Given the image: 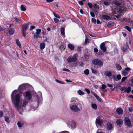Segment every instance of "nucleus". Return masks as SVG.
<instances>
[{
	"mask_svg": "<svg viewBox=\"0 0 133 133\" xmlns=\"http://www.w3.org/2000/svg\"><path fill=\"white\" fill-rule=\"evenodd\" d=\"M128 72L125 70H123L122 72V75L124 76H126L128 74Z\"/></svg>",
	"mask_w": 133,
	"mask_h": 133,
	"instance_id": "nucleus-31",
	"label": "nucleus"
},
{
	"mask_svg": "<svg viewBox=\"0 0 133 133\" xmlns=\"http://www.w3.org/2000/svg\"><path fill=\"white\" fill-rule=\"evenodd\" d=\"M14 29H10L9 30L8 33L9 34L12 35L14 34Z\"/></svg>",
	"mask_w": 133,
	"mask_h": 133,
	"instance_id": "nucleus-28",
	"label": "nucleus"
},
{
	"mask_svg": "<svg viewBox=\"0 0 133 133\" xmlns=\"http://www.w3.org/2000/svg\"><path fill=\"white\" fill-rule=\"evenodd\" d=\"M126 29L129 32H130L131 31V29L130 27L128 26H126L125 27Z\"/></svg>",
	"mask_w": 133,
	"mask_h": 133,
	"instance_id": "nucleus-41",
	"label": "nucleus"
},
{
	"mask_svg": "<svg viewBox=\"0 0 133 133\" xmlns=\"http://www.w3.org/2000/svg\"><path fill=\"white\" fill-rule=\"evenodd\" d=\"M36 34H37L39 35L40 34L41 32V30L40 29H37L36 30Z\"/></svg>",
	"mask_w": 133,
	"mask_h": 133,
	"instance_id": "nucleus-34",
	"label": "nucleus"
},
{
	"mask_svg": "<svg viewBox=\"0 0 133 133\" xmlns=\"http://www.w3.org/2000/svg\"><path fill=\"white\" fill-rule=\"evenodd\" d=\"M85 91L88 94H89L90 92V90L88 89H87V88H85Z\"/></svg>",
	"mask_w": 133,
	"mask_h": 133,
	"instance_id": "nucleus-54",
	"label": "nucleus"
},
{
	"mask_svg": "<svg viewBox=\"0 0 133 133\" xmlns=\"http://www.w3.org/2000/svg\"><path fill=\"white\" fill-rule=\"evenodd\" d=\"M68 47L71 50H74V46L72 44H69L68 45Z\"/></svg>",
	"mask_w": 133,
	"mask_h": 133,
	"instance_id": "nucleus-24",
	"label": "nucleus"
},
{
	"mask_svg": "<svg viewBox=\"0 0 133 133\" xmlns=\"http://www.w3.org/2000/svg\"><path fill=\"white\" fill-rule=\"evenodd\" d=\"M17 125L19 129H22L24 125L23 122L22 120H20L18 122Z\"/></svg>",
	"mask_w": 133,
	"mask_h": 133,
	"instance_id": "nucleus-13",
	"label": "nucleus"
},
{
	"mask_svg": "<svg viewBox=\"0 0 133 133\" xmlns=\"http://www.w3.org/2000/svg\"><path fill=\"white\" fill-rule=\"evenodd\" d=\"M73 56L74 57H74V58H77V57L78 56V55L76 53L74 54Z\"/></svg>",
	"mask_w": 133,
	"mask_h": 133,
	"instance_id": "nucleus-53",
	"label": "nucleus"
},
{
	"mask_svg": "<svg viewBox=\"0 0 133 133\" xmlns=\"http://www.w3.org/2000/svg\"><path fill=\"white\" fill-rule=\"evenodd\" d=\"M78 94L80 95H82L84 94V92L81 90H79L77 91Z\"/></svg>",
	"mask_w": 133,
	"mask_h": 133,
	"instance_id": "nucleus-33",
	"label": "nucleus"
},
{
	"mask_svg": "<svg viewBox=\"0 0 133 133\" xmlns=\"http://www.w3.org/2000/svg\"><path fill=\"white\" fill-rule=\"evenodd\" d=\"M21 88L22 89H25V90H28L26 93L23 94V95L25 97H26L28 99L30 100L32 98V95L30 90L32 89V87L28 84H23L20 85L19 87V88Z\"/></svg>",
	"mask_w": 133,
	"mask_h": 133,
	"instance_id": "nucleus-2",
	"label": "nucleus"
},
{
	"mask_svg": "<svg viewBox=\"0 0 133 133\" xmlns=\"http://www.w3.org/2000/svg\"><path fill=\"white\" fill-rule=\"evenodd\" d=\"M54 20L55 23H57L59 21V20L58 19H57L56 18H54Z\"/></svg>",
	"mask_w": 133,
	"mask_h": 133,
	"instance_id": "nucleus-47",
	"label": "nucleus"
},
{
	"mask_svg": "<svg viewBox=\"0 0 133 133\" xmlns=\"http://www.w3.org/2000/svg\"><path fill=\"white\" fill-rule=\"evenodd\" d=\"M28 102L25 99L21 100V99L20 101L19 106H21L23 107H25L28 104Z\"/></svg>",
	"mask_w": 133,
	"mask_h": 133,
	"instance_id": "nucleus-8",
	"label": "nucleus"
},
{
	"mask_svg": "<svg viewBox=\"0 0 133 133\" xmlns=\"http://www.w3.org/2000/svg\"><path fill=\"white\" fill-rule=\"evenodd\" d=\"M35 28V26L33 25L31 26L30 28V30L31 31L33 29H34Z\"/></svg>",
	"mask_w": 133,
	"mask_h": 133,
	"instance_id": "nucleus-55",
	"label": "nucleus"
},
{
	"mask_svg": "<svg viewBox=\"0 0 133 133\" xmlns=\"http://www.w3.org/2000/svg\"><path fill=\"white\" fill-rule=\"evenodd\" d=\"M4 115L3 113V112L0 111V117H2Z\"/></svg>",
	"mask_w": 133,
	"mask_h": 133,
	"instance_id": "nucleus-56",
	"label": "nucleus"
},
{
	"mask_svg": "<svg viewBox=\"0 0 133 133\" xmlns=\"http://www.w3.org/2000/svg\"><path fill=\"white\" fill-rule=\"evenodd\" d=\"M29 25V23H27L24 24L22 27L23 35L24 37H25L26 35V30L28 26Z\"/></svg>",
	"mask_w": 133,
	"mask_h": 133,
	"instance_id": "nucleus-5",
	"label": "nucleus"
},
{
	"mask_svg": "<svg viewBox=\"0 0 133 133\" xmlns=\"http://www.w3.org/2000/svg\"><path fill=\"white\" fill-rule=\"evenodd\" d=\"M106 86L104 84H102V87H101L100 89L102 90L103 91L105 92L107 91V90L105 89Z\"/></svg>",
	"mask_w": 133,
	"mask_h": 133,
	"instance_id": "nucleus-20",
	"label": "nucleus"
},
{
	"mask_svg": "<svg viewBox=\"0 0 133 133\" xmlns=\"http://www.w3.org/2000/svg\"><path fill=\"white\" fill-rule=\"evenodd\" d=\"M91 92L94 95L95 97L96 98V99L100 102H102L103 101L102 99L98 96L94 92L91 91Z\"/></svg>",
	"mask_w": 133,
	"mask_h": 133,
	"instance_id": "nucleus-12",
	"label": "nucleus"
},
{
	"mask_svg": "<svg viewBox=\"0 0 133 133\" xmlns=\"http://www.w3.org/2000/svg\"><path fill=\"white\" fill-rule=\"evenodd\" d=\"M114 24V23L112 22H109L108 23L107 26L109 27L110 26H112Z\"/></svg>",
	"mask_w": 133,
	"mask_h": 133,
	"instance_id": "nucleus-40",
	"label": "nucleus"
},
{
	"mask_svg": "<svg viewBox=\"0 0 133 133\" xmlns=\"http://www.w3.org/2000/svg\"><path fill=\"white\" fill-rule=\"evenodd\" d=\"M16 41L17 45L19 48H21V46L19 41L18 39H16Z\"/></svg>",
	"mask_w": 133,
	"mask_h": 133,
	"instance_id": "nucleus-26",
	"label": "nucleus"
},
{
	"mask_svg": "<svg viewBox=\"0 0 133 133\" xmlns=\"http://www.w3.org/2000/svg\"><path fill=\"white\" fill-rule=\"evenodd\" d=\"M69 108L72 111L74 112H77L80 111V109L78 106V104H70Z\"/></svg>",
	"mask_w": 133,
	"mask_h": 133,
	"instance_id": "nucleus-4",
	"label": "nucleus"
},
{
	"mask_svg": "<svg viewBox=\"0 0 133 133\" xmlns=\"http://www.w3.org/2000/svg\"><path fill=\"white\" fill-rule=\"evenodd\" d=\"M90 14L91 16L93 17H95V15L94 13L92 11H91L90 12Z\"/></svg>",
	"mask_w": 133,
	"mask_h": 133,
	"instance_id": "nucleus-51",
	"label": "nucleus"
},
{
	"mask_svg": "<svg viewBox=\"0 0 133 133\" xmlns=\"http://www.w3.org/2000/svg\"><path fill=\"white\" fill-rule=\"evenodd\" d=\"M116 67L117 69L119 70H121L122 69V67L119 64H117L116 65Z\"/></svg>",
	"mask_w": 133,
	"mask_h": 133,
	"instance_id": "nucleus-38",
	"label": "nucleus"
},
{
	"mask_svg": "<svg viewBox=\"0 0 133 133\" xmlns=\"http://www.w3.org/2000/svg\"><path fill=\"white\" fill-rule=\"evenodd\" d=\"M70 104H77V103L78 102V104L80 105V108H81V104L84 105V103L82 101H79L78 99L76 97H72L71 98L70 101Z\"/></svg>",
	"mask_w": 133,
	"mask_h": 133,
	"instance_id": "nucleus-3",
	"label": "nucleus"
},
{
	"mask_svg": "<svg viewBox=\"0 0 133 133\" xmlns=\"http://www.w3.org/2000/svg\"><path fill=\"white\" fill-rule=\"evenodd\" d=\"M65 29L64 27L61 28V35L63 37H65Z\"/></svg>",
	"mask_w": 133,
	"mask_h": 133,
	"instance_id": "nucleus-15",
	"label": "nucleus"
},
{
	"mask_svg": "<svg viewBox=\"0 0 133 133\" xmlns=\"http://www.w3.org/2000/svg\"><path fill=\"white\" fill-rule=\"evenodd\" d=\"M129 110L130 112H131L133 111L132 108L131 107H129Z\"/></svg>",
	"mask_w": 133,
	"mask_h": 133,
	"instance_id": "nucleus-62",
	"label": "nucleus"
},
{
	"mask_svg": "<svg viewBox=\"0 0 133 133\" xmlns=\"http://www.w3.org/2000/svg\"><path fill=\"white\" fill-rule=\"evenodd\" d=\"M21 96L18 92L17 90H15L12 93L11 97V101L16 107L19 106L20 101L21 100Z\"/></svg>",
	"mask_w": 133,
	"mask_h": 133,
	"instance_id": "nucleus-1",
	"label": "nucleus"
},
{
	"mask_svg": "<svg viewBox=\"0 0 133 133\" xmlns=\"http://www.w3.org/2000/svg\"><path fill=\"white\" fill-rule=\"evenodd\" d=\"M125 88L124 87H122L120 89V90L121 91H124L125 90Z\"/></svg>",
	"mask_w": 133,
	"mask_h": 133,
	"instance_id": "nucleus-59",
	"label": "nucleus"
},
{
	"mask_svg": "<svg viewBox=\"0 0 133 133\" xmlns=\"http://www.w3.org/2000/svg\"><path fill=\"white\" fill-rule=\"evenodd\" d=\"M77 60V59L74 58L72 57H70L67 59V61L68 63H70L72 62H75Z\"/></svg>",
	"mask_w": 133,
	"mask_h": 133,
	"instance_id": "nucleus-11",
	"label": "nucleus"
},
{
	"mask_svg": "<svg viewBox=\"0 0 133 133\" xmlns=\"http://www.w3.org/2000/svg\"><path fill=\"white\" fill-rule=\"evenodd\" d=\"M103 124V121L99 117H97L95 120V124L97 127L98 125L100 126H102Z\"/></svg>",
	"mask_w": 133,
	"mask_h": 133,
	"instance_id": "nucleus-6",
	"label": "nucleus"
},
{
	"mask_svg": "<svg viewBox=\"0 0 133 133\" xmlns=\"http://www.w3.org/2000/svg\"><path fill=\"white\" fill-rule=\"evenodd\" d=\"M93 6L95 8L99 9V6L98 5H97L96 4H95Z\"/></svg>",
	"mask_w": 133,
	"mask_h": 133,
	"instance_id": "nucleus-49",
	"label": "nucleus"
},
{
	"mask_svg": "<svg viewBox=\"0 0 133 133\" xmlns=\"http://www.w3.org/2000/svg\"><path fill=\"white\" fill-rule=\"evenodd\" d=\"M53 14L54 16L56 17L58 19H60V16L58 14H56V13L54 12H53Z\"/></svg>",
	"mask_w": 133,
	"mask_h": 133,
	"instance_id": "nucleus-30",
	"label": "nucleus"
},
{
	"mask_svg": "<svg viewBox=\"0 0 133 133\" xmlns=\"http://www.w3.org/2000/svg\"><path fill=\"white\" fill-rule=\"evenodd\" d=\"M37 97L38 98H41V99H42V94L41 92L39 91L38 92Z\"/></svg>",
	"mask_w": 133,
	"mask_h": 133,
	"instance_id": "nucleus-25",
	"label": "nucleus"
},
{
	"mask_svg": "<svg viewBox=\"0 0 133 133\" xmlns=\"http://www.w3.org/2000/svg\"><path fill=\"white\" fill-rule=\"evenodd\" d=\"M125 71L128 72L129 71H130L131 69L127 67V68H125Z\"/></svg>",
	"mask_w": 133,
	"mask_h": 133,
	"instance_id": "nucleus-45",
	"label": "nucleus"
},
{
	"mask_svg": "<svg viewBox=\"0 0 133 133\" xmlns=\"http://www.w3.org/2000/svg\"><path fill=\"white\" fill-rule=\"evenodd\" d=\"M63 70L65 71H66L67 72H70V71L69 69H63Z\"/></svg>",
	"mask_w": 133,
	"mask_h": 133,
	"instance_id": "nucleus-63",
	"label": "nucleus"
},
{
	"mask_svg": "<svg viewBox=\"0 0 133 133\" xmlns=\"http://www.w3.org/2000/svg\"><path fill=\"white\" fill-rule=\"evenodd\" d=\"M123 50L124 52H126L127 51V48L123 47Z\"/></svg>",
	"mask_w": 133,
	"mask_h": 133,
	"instance_id": "nucleus-61",
	"label": "nucleus"
},
{
	"mask_svg": "<svg viewBox=\"0 0 133 133\" xmlns=\"http://www.w3.org/2000/svg\"><path fill=\"white\" fill-rule=\"evenodd\" d=\"M4 117L5 121L8 123H9L10 122V121L9 118L6 116H4Z\"/></svg>",
	"mask_w": 133,
	"mask_h": 133,
	"instance_id": "nucleus-39",
	"label": "nucleus"
},
{
	"mask_svg": "<svg viewBox=\"0 0 133 133\" xmlns=\"http://www.w3.org/2000/svg\"><path fill=\"white\" fill-rule=\"evenodd\" d=\"M92 107L94 109L96 110L97 108V106L96 104H92L91 105Z\"/></svg>",
	"mask_w": 133,
	"mask_h": 133,
	"instance_id": "nucleus-32",
	"label": "nucleus"
},
{
	"mask_svg": "<svg viewBox=\"0 0 133 133\" xmlns=\"http://www.w3.org/2000/svg\"><path fill=\"white\" fill-rule=\"evenodd\" d=\"M107 129L108 130H111L113 128V126L111 124L108 123L106 125Z\"/></svg>",
	"mask_w": 133,
	"mask_h": 133,
	"instance_id": "nucleus-14",
	"label": "nucleus"
},
{
	"mask_svg": "<svg viewBox=\"0 0 133 133\" xmlns=\"http://www.w3.org/2000/svg\"><path fill=\"white\" fill-rule=\"evenodd\" d=\"M91 70L92 71V72L94 74H96L97 73V72L96 70L92 68H91Z\"/></svg>",
	"mask_w": 133,
	"mask_h": 133,
	"instance_id": "nucleus-37",
	"label": "nucleus"
},
{
	"mask_svg": "<svg viewBox=\"0 0 133 133\" xmlns=\"http://www.w3.org/2000/svg\"><path fill=\"white\" fill-rule=\"evenodd\" d=\"M21 9L22 11H25L26 10V7L23 5H21Z\"/></svg>",
	"mask_w": 133,
	"mask_h": 133,
	"instance_id": "nucleus-23",
	"label": "nucleus"
},
{
	"mask_svg": "<svg viewBox=\"0 0 133 133\" xmlns=\"http://www.w3.org/2000/svg\"><path fill=\"white\" fill-rule=\"evenodd\" d=\"M88 5L89 6L90 8H92V4L90 3H88Z\"/></svg>",
	"mask_w": 133,
	"mask_h": 133,
	"instance_id": "nucleus-48",
	"label": "nucleus"
},
{
	"mask_svg": "<svg viewBox=\"0 0 133 133\" xmlns=\"http://www.w3.org/2000/svg\"><path fill=\"white\" fill-rule=\"evenodd\" d=\"M78 3L81 5H83V3L82 1H79L78 2Z\"/></svg>",
	"mask_w": 133,
	"mask_h": 133,
	"instance_id": "nucleus-58",
	"label": "nucleus"
},
{
	"mask_svg": "<svg viewBox=\"0 0 133 133\" xmlns=\"http://www.w3.org/2000/svg\"><path fill=\"white\" fill-rule=\"evenodd\" d=\"M88 39L87 38H86L85 39V43L86 44H87L88 42Z\"/></svg>",
	"mask_w": 133,
	"mask_h": 133,
	"instance_id": "nucleus-64",
	"label": "nucleus"
},
{
	"mask_svg": "<svg viewBox=\"0 0 133 133\" xmlns=\"http://www.w3.org/2000/svg\"><path fill=\"white\" fill-rule=\"evenodd\" d=\"M94 52H95L96 53L97 52H98V49H97V48H94Z\"/></svg>",
	"mask_w": 133,
	"mask_h": 133,
	"instance_id": "nucleus-50",
	"label": "nucleus"
},
{
	"mask_svg": "<svg viewBox=\"0 0 133 133\" xmlns=\"http://www.w3.org/2000/svg\"><path fill=\"white\" fill-rule=\"evenodd\" d=\"M100 48L104 52H106V47L104 43L101 44L100 45Z\"/></svg>",
	"mask_w": 133,
	"mask_h": 133,
	"instance_id": "nucleus-10",
	"label": "nucleus"
},
{
	"mask_svg": "<svg viewBox=\"0 0 133 133\" xmlns=\"http://www.w3.org/2000/svg\"><path fill=\"white\" fill-rule=\"evenodd\" d=\"M105 75L106 76L108 77H110L112 75V73L110 71H106L105 72Z\"/></svg>",
	"mask_w": 133,
	"mask_h": 133,
	"instance_id": "nucleus-16",
	"label": "nucleus"
},
{
	"mask_svg": "<svg viewBox=\"0 0 133 133\" xmlns=\"http://www.w3.org/2000/svg\"><path fill=\"white\" fill-rule=\"evenodd\" d=\"M38 35L37 34H34V37L35 38L37 39L39 37Z\"/></svg>",
	"mask_w": 133,
	"mask_h": 133,
	"instance_id": "nucleus-42",
	"label": "nucleus"
},
{
	"mask_svg": "<svg viewBox=\"0 0 133 133\" xmlns=\"http://www.w3.org/2000/svg\"><path fill=\"white\" fill-rule=\"evenodd\" d=\"M116 111L118 114H120L123 113V110L121 108H118L117 109Z\"/></svg>",
	"mask_w": 133,
	"mask_h": 133,
	"instance_id": "nucleus-18",
	"label": "nucleus"
},
{
	"mask_svg": "<svg viewBox=\"0 0 133 133\" xmlns=\"http://www.w3.org/2000/svg\"><path fill=\"white\" fill-rule=\"evenodd\" d=\"M45 45L44 43L40 44V49L41 50H43L45 47Z\"/></svg>",
	"mask_w": 133,
	"mask_h": 133,
	"instance_id": "nucleus-21",
	"label": "nucleus"
},
{
	"mask_svg": "<svg viewBox=\"0 0 133 133\" xmlns=\"http://www.w3.org/2000/svg\"><path fill=\"white\" fill-rule=\"evenodd\" d=\"M104 3L106 6H108L109 5V3L106 1H104Z\"/></svg>",
	"mask_w": 133,
	"mask_h": 133,
	"instance_id": "nucleus-60",
	"label": "nucleus"
},
{
	"mask_svg": "<svg viewBox=\"0 0 133 133\" xmlns=\"http://www.w3.org/2000/svg\"><path fill=\"white\" fill-rule=\"evenodd\" d=\"M114 4L117 5H119L121 4L118 1H116L114 2Z\"/></svg>",
	"mask_w": 133,
	"mask_h": 133,
	"instance_id": "nucleus-36",
	"label": "nucleus"
},
{
	"mask_svg": "<svg viewBox=\"0 0 133 133\" xmlns=\"http://www.w3.org/2000/svg\"><path fill=\"white\" fill-rule=\"evenodd\" d=\"M117 78L118 80H119L121 78V76L120 75L118 74L117 76Z\"/></svg>",
	"mask_w": 133,
	"mask_h": 133,
	"instance_id": "nucleus-44",
	"label": "nucleus"
},
{
	"mask_svg": "<svg viewBox=\"0 0 133 133\" xmlns=\"http://www.w3.org/2000/svg\"><path fill=\"white\" fill-rule=\"evenodd\" d=\"M76 126V124L75 122H72L71 124V127L72 129L75 128Z\"/></svg>",
	"mask_w": 133,
	"mask_h": 133,
	"instance_id": "nucleus-27",
	"label": "nucleus"
},
{
	"mask_svg": "<svg viewBox=\"0 0 133 133\" xmlns=\"http://www.w3.org/2000/svg\"><path fill=\"white\" fill-rule=\"evenodd\" d=\"M14 19L17 22H21V21L19 20L18 18H17L16 17H15Z\"/></svg>",
	"mask_w": 133,
	"mask_h": 133,
	"instance_id": "nucleus-43",
	"label": "nucleus"
},
{
	"mask_svg": "<svg viewBox=\"0 0 133 133\" xmlns=\"http://www.w3.org/2000/svg\"><path fill=\"white\" fill-rule=\"evenodd\" d=\"M56 82H57L58 83L60 84H64V83H63V82H62L61 81H59V80L56 79Z\"/></svg>",
	"mask_w": 133,
	"mask_h": 133,
	"instance_id": "nucleus-52",
	"label": "nucleus"
},
{
	"mask_svg": "<svg viewBox=\"0 0 133 133\" xmlns=\"http://www.w3.org/2000/svg\"><path fill=\"white\" fill-rule=\"evenodd\" d=\"M84 72L85 74L88 75L89 73V71L88 69H86L84 71Z\"/></svg>",
	"mask_w": 133,
	"mask_h": 133,
	"instance_id": "nucleus-35",
	"label": "nucleus"
},
{
	"mask_svg": "<svg viewBox=\"0 0 133 133\" xmlns=\"http://www.w3.org/2000/svg\"><path fill=\"white\" fill-rule=\"evenodd\" d=\"M102 17L104 19L106 20H109L110 18V16L106 15H103L102 16Z\"/></svg>",
	"mask_w": 133,
	"mask_h": 133,
	"instance_id": "nucleus-22",
	"label": "nucleus"
},
{
	"mask_svg": "<svg viewBox=\"0 0 133 133\" xmlns=\"http://www.w3.org/2000/svg\"><path fill=\"white\" fill-rule=\"evenodd\" d=\"M122 121L121 119H119L117 120L116 121V123L118 125H119V127H121L122 124Z\"/></svg>",
	"mask_w": 133,
	"mask_h": 133,
	"instance_id": "nucleus-17",
	"label": "nucleus"
},
{
	"mask_svg": "<svg viewBox=\"0 0 133 133\" xmlns=\"http://www.w3.org/2000/svg\"><path fill=\"white\" fill-rule=\"evenodd\" d=\"M124 122L126 124L128 127L131 126V123L128 117H126L124 119Z\"/></svg>",
	"mask_w": 133,
	"mask_h": 133,
	"instance_id": "nucleus-9",
	"label": "nucleus"
},
{
	"mask_svg": "<svg viewBox=\"0 0 133 133\" xmlns=\"http://www.w3.org/2000/svg\"><path fill=\"white\" fill-rule=\"evenodd\" d=\"M127 78V77H123L121 79V81L122 82H124Z\"/></svg>",
	"mask_w": 133,
	"mask_h": 133,
	"instance_id": "nucleus-46",
	"label": "nucleus"
},
{
	"mask_svg": "<svg viewBox=\"0 0 133 133\" xmlns=\"http://www.w3.org/2000/svg\"><path fill=\"white\" fill-rule=\"evenodd\" d=\"M131 91V88L130 87H129L127 88H125L124 92L127 93H129Z\"/></svg>",
	"mask_w": 133,
	"mask_h": 133,
	"instance_id": "nucleus-19",
	"label": "nucleus"
},
{
	"mask_svg": "<svg viewBox=\"0 0 133 133\" xmlns=\"http://www.w3.org/2000/svg\"><path fill=\"white\" fill-rule=\"evenodd\" d=\"M92 22L94 23L95 24L96 22V19L94 18H92Z\"/></svg>",
	"mask_w": 133,
	"mask_h": 133,
	"instance_id": "nucleus-57",
	"label": "nucleus"
},
{
	"mask_svg": "<svg viewBox=\"0 0 133 133\" xmlns=\"http://www.w3.org/2000/svg\"><path fill=\"white\" fill-rule=\"evenodd\" d=\"M92 63L98 66L102 65L103 64V63L102 61L98 59L93 60L92 61Z\"/></svg>",
	"mask_w": 133,
	"mask_h": 133,
	"instance_id": "nucleus-7",
	"label": "nucleus"
},
{
	"mask_svg": "<svg viewBox=\"0 0 133 133\" xmlns=\"http://www.w3.org/2000/svg\"><path fill=\"white\" fill-rule=\"evenodd\" d=\"M118 9L117 8H115L113 11L112 13L114 14H116L118 12Z\"/></svg>",
	"mask_w": 133,
	"mask_h": 133,
	"instance_id": "nucleus-29",
	"label": "nucleus"
}]
</instances>
